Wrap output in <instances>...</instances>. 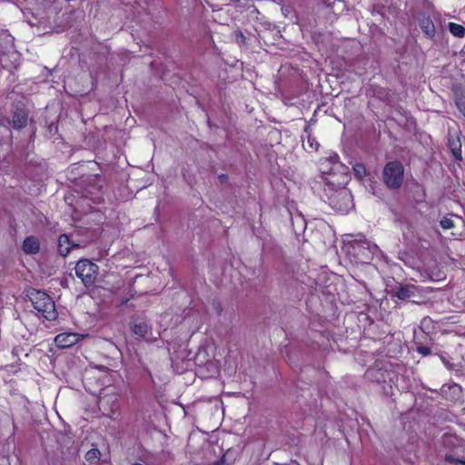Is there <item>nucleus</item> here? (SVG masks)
<instances>
[{
    "label": "nucleus",
    "mask_w": 465,
    "mask_h": 465,
    "mask_svg": "<svg viewBox=\"0 0 465 465\" xmlns=\"http://www.w3.org/2000/svg\"><path fill=\"white\" fill-rule=\"evenodd\" d=\"M320 171L322 200L337 212L348 213L353 207L351 193L345 186L350 180L348 167L334 153L320 162Z\"/></svg>",
    "instance_id": "1"
},
{
    "label": "nucleus",
    "mask_w": 465,
    "mask_h": 465,
    "mask_svg": "<svg viewBox=\"0 0 465 465\" xmlns=\"http://www.w3.org/2000/svg\"><path fill=\"white\" fill-rule=\"evenodd\" d=\"M34 309L37 313L47 321L56 320L58 313L54 302L45 292L31 289L27 293Z\"/></svg>",
    "instance_id": "2"
},
{
    "label": "nucleus",
    "mask_w": 465,
    "mask_h": 465,
    "mask_svg": "<svg viewBox=\"0 0 465 465\" xmlns=\"http://www.w3.org/2000/svg\"><path fill=\"white\" fill-rule=\"evenodd\" d=\"M111 370L106 367H95L85 371L84 383L86 391L91 393L101 392L112 385Z\"/></svg>",
    "instance_id": "3"
},
{
    "label": "nucleus",
    "mask_w": 465,
    "mask_h": 465,
    "mask_svg": "<svg viewBox=\"0 0 465 465\" xmlns=\"http://www.w3.org/2000/svg\"><path fill=\"white\" fill-rule=\"evenodd\" d=\"M347 253L357 263H369L373 255L370 242L363 235H358L346 245Z\"/></svg>",
    "instance_id": "4"
},
{
    "label": "nucleus",
    "mask_w": 465,
    "mask_h": 465,
    "mask_svg": "<svg viewBox=\"0 0 465 465\" xmlns=\"http://www.w3.org/2000/svg\"><path fill=\"white\" fill-rule=\"evenodd\" d=\"M404 179V167L400 161L388 162L382 171V181L389 189H399Z\"/></svg>",
    "instance_id": "5"
},
{
    "label": "nucleus",
    "mask_w": 465,
    "mask_h": 465,
    "mask_svg": "<svg viewBox=\"0 0 465 465\" xmlns=\"http://www.w3.org/2000/svg\"><path fill=\"white\" fill-rule=\"evenodd\" d=\"M98 270V265L88 259H81L74 267L76 276L82 280L84 285H90L95 282Z\"/></svg>",
    "instance_id": "6"
},
{
    "label": "nucleus",
    "mask_w": 465,
    "mask_h": 465,
    "mask_svg": "<svg viewBox=\"0 0 465 465\" xmlns=\"http://www.w3.org/2000/svg\"><path fill=\"white\" fill-rule=\"evenodd\" d=\"M88 334H81L77 332H61L54 338L55 345L60 349H66L74 346L77 342L83 341Z\"/></svg>",
    "instance_id": "7"
},
{
    "label": "nucleus",
    "mask_w": 465,
    "mask_h": 465,
    "mask_svg": "<svg viewBox=\"0 0 465 465\" xmlns=\"http://www.w3.org/2000/svg\"><path fill=\"white\" fill-rule=\"evenodd\" d=\"M419 25L426 37L429 39L434 38L436 35V28L430 15L425 14L421 15L419 18Z\"/></svg>",
    "instance_id": "8"
},
{
    "label": "nucleus",
    "mask_w": 465,
    "mask_h": 465,
    "mask_svg": "<svg viewBox=\"0 0 465 465\" xmlns=\"http://www.w3.org/2000/svg\"><path fill=\"white\" fill-rule=\"evenodd\" d=\"M40 241L36 236H26L22 244V250L25 254H36L40 251Z\"/></svg>",
    "instance_id": "9"
},
{
    "label": "nucleus",
    "mask_w": 465,
    "mask_h": 465,
    "mask_svg": "<svg viewBox=\"0 0 465 465\" xmlns=\"http://www.w3.org/2000/svg\"><path fill=\"white\" fill-rule=\"evenodd\" d=\"M416 287L410 284H401L395 292V296L402 301L408 300L415 295Z\"/></svg>",
    "instance_id": "10"
},
{
    "label": "nucleus",
    "mask_w": 465,
    "mask_h": 465,
    "mask_svg": "<svg viewBox=\"0 0 465 465\" xmlns=\"http://www.w3.org/2000/svg\"><path fill=\"white\" fill-rule=\"evenodd\" d=\"M74 246L70 239L69 236L65 233L61 234L58 239V252L60 255L65 257L70 252L71 249Z\"/></svg>",
    "instance_id": "11"
},
{
    "label": "nucleus",
    "mask_w": 465,
    "mask_h": 465,
    "mask_svg": "<svg viewBox=\"0 0 465 465\" xmlns=\"http://www.w3.org/2000/svg\"><path fill=\"white\" fill-rule=\"evenodd\" d=\"M448 145L456 160H461V143L458 136L454 137L450 135L448 139Z\"/></svg>",
    "instance_id": "12"
},
{
    "label": "nucleus",
    "mask_w": 465,
    "mask_h": 465,
    "mask_svg": "<svg viewBox=\"0 0 465 465\" xmlns=\"http://www.w3.org/2000/svg\"><path fill=\"white\" fill-rule=\"evenodd\" d=\"M130 324L134 334L142 338L145 337L148 332V326L144 321L133 320Z\"/></svg>",
    "instance_id": "13"
},
{
    "label": "nucleus",
    "mask_w": 465,
    "mask_h": 465,
    "mask_svg": "<svg viewBox=\"0 0 465 465\" xmlns=\"http://www.w3.org/2000/svg\"><path fill=\"white\" fill-rule=\"evenodd\" d=\"M27 114L19 110L14 113L13 114V125L16 129H21L26 126L27 124Z\"/></svg>",
    "instance_id": "14"
},
{
    "label": "nucleus",
    "mask_w": 465,
    "mask_h": 465,
    "mask_svg": "<svg viewBox=\"0 0 465 465\" xmlns=\"http://www.w3.org/2000/svg\"><path fill=\"white\" fill-rule=\"evenodd\" d=\"M84 458L88 465H99L101 452L98 449L93 448L86 452Z\"/></svg>",
    "instance_id": "15"
},
{
    "label": "nucleus",
    "mask_w": 465,
    "mask_h": 465,
    "mask_svg": "<svg viewBox=\"0 0 465 465\" xmlns=\"http://www.w3.org/2000/svg\"><path fill=\"white\" fill-rule=\"evenodd\" d=\"M304 133L306 134L308 149L311 151H317L320 143L317 142L316 138L312 136L309 124L304 127Z\"/></svg>",
    "instance_id": "16"
},
{
    "label": "nucleus",
    "mask_w": 465,
    "mask_h": 465,
    "mask_svg": "<svg viewBox=\"0 0 465 465\" xmlns=\"http://www.w3.org/2000/svg\"><path fill=\"white\" fill-rule=\"evenodd\" d=\"M449 31L450 34L456 37H464L465 35V27L460 24L450 22L449 23Z\"/></svg>",
    "instance_id": "17"
},
{
    "label": "nucleus",
    "mask_w": 465,
    "mask_h": 465,
    "mask_svg": "<svg viewBox=\"0 0 465 465\" xmlns=\"http://www.w3.org/2000/svg\"><path fill=\"white\" fill-rule=\"evenodd\" d=\"M455 104L460 114L465 117V94H460L456 95Z\"/></svg>",
    "instance_id": "18"
},
{
    "label": "nucleus",
    "mask_w": 465,
    "mask_h": 465,
    "mask_svg": "<svg viewBox=\"0 0 465 465\" xmlns=\"http://www.w3.org/2000/svg\"><path fill=\"white\" fill-rule=\"evenodd\" d=\"M440 224L442 229L449 230L454 227V222L450 217L444 216L440 221Z\"/></svg>",
    "instance_id": "19"
},
{
    "label": "nucleus",
    "mask_w": 465,
    "mask_h": 465,
    "mask_svg": "<svg viewBox=\"0 0 465 465\" xmlns=\"http://www.w3.org/2000/svg\"><path fill=\"white\" fill-rule=\"evenodd\" d=\"M444 460L450 463L465 465V460L456 459L452 454H446Z\"/></svg>",
    "instance_id": "20"
},
{
    "label": "nucleus",
    "mask_w": 465,
    "mask_h": 465,
    "mask_svg": "<svg viewBox=\"0 0 465 465\" xmlns=\"http://www.w3.org/2000/svg\"><path fill=\"white\" fill-rule=\"evenodd\" d=\"M417 351L421 354L422 356H428L431 353L430 348L427 346H419L417 348Z\"/></svg>",
    "instance_id": "21"
},
{
    "label": "nucleus",
    "mask_w": 465,
    "mask_h": 465,
    "mask_svg": "<svg viewBox=\"0 0 465 465\" xmlns=\"http://www.w3.org/2000/svg\"><path fill=\"white\" fill-rule=\"evenodd\" d=\"M449 439H450V436H449V435L445 434V435L443 436V440H444V442H446Z\"/></svg>",
    "instance_id": "22"
},
{
    "label": "nucleus",
    "mask_w": 465,
    "mask_h": 465,
    "mask_svg": "<svg viewBox=\"0 0 465 465\" xmlns=\"http://www.w3.org/2000/svg\"><path fill=\"white\" fill-rule=\"evenodd\" d=\"M221 179H222V180H224V179H226V176H225V175H222V176H221Z\"/></svg>",
    "instance_id": "23"
}]
</instances>
